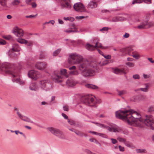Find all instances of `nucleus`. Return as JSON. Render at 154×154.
Wrapping results in <instances>:
<instances>
[{
    "label": "nucleus",
    "instance_id": "35",
    "mask_svg": "<svg viewBox=\"0 0 154 154\" xmlns=\"http://www.w3.org/2000/svg\"><path fill=\"white\" fill-rule=\"evenodd\" d=\"M126 65L130 67H133L135 66L134 63L131 62H128L126 63Z\"/></svg>",
    "mask_w": 154,
    "mask_h": 154
},
{
    "label": "nucleus",
    "instance_id": "5",
    "mask_svg": "<svg viewBox=\"0 0 154 154\" xmlns=\"http://www.w3.org/2000/svg\"><path fill=\"white\" fill-rule=\"evenodd\" d=\"M92 123L96 124L98 126L102 128H106L110 132H120L122 131V128L117 126L110 127L97 122H92Z\"/></svg>",
    "mask_w": 154,
    "mask_h": 154
},
{
    "label": "nucleus",
    "instance_id": "61",
    "mask_svg": "<svg viewBox=\"0 0 154 154\" xmlns=\"http://www.w3.org/2000/svg\"><path fill=\"white\" fill-rule=\"evenodd\" d=\"M143 76L144 79H147L149 77V75L143 74Z\"/></svg>",
    "mask_w": 154,
    "mask_h": 154
},
{
    "label": "nucleus",
    "instance_id": "49",
    "mask_svg": "<svg viewBox=\"0 0 154 154\" xmlns=\"http://www.w3.org/2000/svg\"><path fill=\"white\" fill-rule=\"evenodd\" d=\"M110 140H111L112 143L113 144H115L117 142V140L115 139L111 138Z\"/></svg>",
    "mask_w": 154,
    "mask_h": 154
},
{
    "label": "nucleus",
    "instance_id": "9",
    "mask_svg": "<svg viewBox=\"0 0 154 154\" xmlns=\"http://www.w3.org/2000/svg\"><path fill=\"white\" fill-rule=\"evenodd\" d=\"M77 54H70L68 58V63L70 64H76L77 63Z\"/></svg>",
    "mask_w": 154,
    "mask_h": 154
},
{
    "label": "nucleus",
    "instance_id": "17",
    "mask_svg": "<svg viewBox=\"0 0 154 154\" xmlns=\"http://www.w3.org/2000/svg\"><path fill=\"white\" fill-rule=\"evenodd\" d=\"M39 87L35 83H31L29 86V89L32 91H37L38 90Z\"/></svg>",
    "mask_w": 154,
    "mask_h": 154
},
{
    "label": "nucleus",
    "instance_id": "32",
    "mask_svg": "<svg viewBox=\"0 0 154 154\" xmlns=\"http://www.w3.org/2000/svg\"><path fill=\"white\" fill-rule=\"evenodd\" d=\"M7 0H0V4L3 7H6Z\"/></svg>",
    "mask_w": 154,
    "mask_h": 154
},
{
    "label": "nucleus",
    "instance_id": "52",
    "mask_svg": "<svg viewBox=\"0 0 154 154\" xmlns=\"http://www.w3.org/2000/svg\"><path fill=\"white\" fill-rule=\"evenodd\" d=\"M62 115L65 119H67L68 120V119H69L68 118V116L65 113H62Z\"/></svg>",
    "mask_w": 154,
    "mask_h": 154
},
{
    "label": "nucleus",
    "instance_id": "25",
    "mask_svg": "<svg viewBox=\"0 0 154 154\" xmlns=\"http://www.w3.org/2000/svg\"><path fill=\"white\" fill-rule=\"evenodd\" d=\"M125 20V18L122 17H115L113 18L112 21L117 22L118 21H122Z\"/></svg>",
    "mask_w": 154,
    "mask_h": 154
},
{
    "label": "nucleus",
    "instance_id": "23",
    "mask_svg": "<svg viewBox=\"0 0 154 154\" xmlns=\"http://www.w3.org/2000/svg\"><path fill=\"white\" fill-rule=\"evenodd\" d=\"M20 50V48L17 44H14L13 45L12 51L18 52Z\"/></svg>",
    "mask_w": 154,
    "mask_h": 154
},
{
    "label": "nucleus",
    "instance_id": "53",
    "mask_svg": "<svg viewBox=\"0 0 154 154\" xmlns=\"http://www.w3.org/2000/svg\"><path fill=\"white\" fill-rule=\"evenodd\" d=\"M133 78L135 79H139L140 78V76L138 75H133Z\"/></svg>",
    "mask_w": 154,
    "mask_h": 154
},
{
    "label": "nucleus",
    "instance_id": "21",
    "mask_svg": "<svg viewBox=\"0 0 154 154\" xmlns=\"http://www.w3.org/2000/svg\"><path fill=\"white\" fill-rule=\"evenodd\" d=\"M85 86L87 88L94 90H97L99 89V87L96 85L91 84H86L85 85Z\"/></svg>",
    "mask_w": 154,
    "mask_h": 154
},
{
    "label": "nucleus",
    "instance_id": "34",
    "mask_svg": "<svg viewBox=\"0 0 154 154\" xmlns=\"http://www.w3.org/2000/svg\"><path fill=\"white\" fill-rule=\"evenodd\" d=\"M68 122L71 125L75 126L76 125V122L72 119H68Z\"/></svg>",
    "mask_w": 154,
    "mask_h": 154
},
{
    "label": "nucleus",
    "instance_id": "16",
    "mask_svg": "<svg viewBox=\"0 0 154 154\" xmlns=\"http://www.w3.org/2000/svg\"><path fill=\"white\" fill-rule=\"evenodd\" d=\"M17 41L19 43L21 44H27V45L29 46H32V43L31 42H28L27 41L24 39L19 38L17 39Z\"/></svg>",
    "mask_w": 154,
    "mask_h": 154
},
{
    "label": "nucleus",
    "instance_id": "56",
    "mask_svg": "<svg viewBox=\"0 0 154 154\" xmlns=\"http://www.w3.org/2000/svg\"><path fill=\"white\" fill-rule=\"evenodd\" d=\"M6 44V42L2 39H0V45H5Z\"/></svg>",
    "mask_w": 154,
    "mask_h": 154
},
{
    "label": "nucleus",
    "instance_id": "51",
    "mask_svg": "<svg viewBox=\"0 0 154 154\" xmlns=\"http://www.w3.org/2000/svg\"><path fill=\"white\" fill-rule=\"evenodd\" d=\"M129 34L128 33H125L123 35V37L124 38H127L129 37Z\"/></svg>",
    "mask_w": 154,
    "mask_h": 154
},
{
    "label": "nucleus",
    "instance_id": "48",
    "mask_svg": "<svg viewBox=\"0 0 154 154\" xmlns=\"http://www.w3.org/2000/svg\"><path fill=\"white\" fill-rule=\"evenodd\" d=\"M124 144L128 147H130L132 146L131 144L129 143V142L126 141L125 143Z\"/></svg>",
    "mask_w": 154,
    "mask_h": 154
},
{
    "label": "nucleus",
    "instance_id": "58",
    "mask_svg": "<svg viewBox=\"0 0 154 154\" xmlns=\"http://www.w3.org/2000/svg\"><path fill=\"white\" fill-rule=\"evenodd\" d=\"M12 51H11V52ZM14 51H12V53L11 54V56L15 57L17 56V54H15L14 52Z\"/></svg>",
    "mask_w": 154,
    "mask_h": 154
},
{
    "label": "nucleus",
    "instance_id": "30",
    "mask_svg": "<svg viewBox=\"0 0 154 154\" xmlns=\"http://www.w3.org/2000/svg\"><path fill=\"white\" fill-rule=\"evenodd\" d=\"M145 85L146 86V88H140L137 89L138 91L141 90L143 91L147 92L148 91V88L149 87V85L148 84H145Z\"/></svg>",
    "mask_w": 154,
    "mask_h": 154
},
{
    "label": "nucleus",
    "instance_id": "60",
    "mask_svg": "<svg viewBox=\"0 0 154 154\" xmlns=\"http://www.w3.org/2000/svg\"><path fill=\"white\" fill-rule=\"evenodd\" d=\"M144 1L145 2L148 4L151 3V0H144Z\"/></svg>",
    "mask_w": 154,
    "mask_h": 154
},
{
    "label": "nucleus",
    "instance_id": "41",
    "mask_svg": "<svg viewBox=\"0 0 154 154\" xmlns=\"http://www.w3.org/2000/svg\"><path fill=\"white\" fill-rule=\"evenodd\" d=\"M143 1V0H134L132 2V4H134L136 3H141Z\"/></svg>",
    "mask_w": 154,
    "mask_h": 154
},
{
    "label": "nucleus",
    "instance_id": "13",
    "mask_svg": "<svg viewBox=\"0 0 154 154\" xmlns=\"http://www.w3.org/2000/svg\"><path fill=\"white\" fill-rule=\"evenodd\" d=\"M47 64L43 62H38L35 64V66L36 68L40 70L45 69L47 66Z\"/></svg>",
    "mask_w": 154,
    "mask_h": 154
},
{
    "label": "nucleus",
    "instance_id": "28",
    "mask_svg": "<svg viewBox=\"0 0 154 154\" xmlns=\"http://www.w3.org/2000/svg\"><path fill=\"white\" fill-rule=\"evenodd\" d=\"M20 3V0H13L11 2V4L14 6H16L19 5Z\"/></svg>",
    "mask_w": 154,
    "mask_h": 154
},
{
    "label": "nucleus",
    "instance_id": "45",
    "mask_svg": "<svg viewBox=\"0 0 154 154\" xmlns=\"http://www.w3.org/2000/svg\"><path fill=\"white\" fill-rule=\"evenodd\" d=\"M63 110L66 111H69V106L67 105H65L63 107Z\"/></svg>",
    "mask_w": 154,
    "mask_h": 154
},
{
    "label": "nucleus",
    "instance_id": "15",
    "mask_svg": "<svg viewBox=\"0 0 154 154\" xmlns=\"http://www.w3.org/2000/svg\"><path fill=\"white\" fill-rule=\"evenodd\" d=\"M86 10L84 5L81 3H78V12H85Z\"/></svg>",
    "mask_w": 154,
    "mask_h": 154
},
{
    "label": "nucleus",
    "instance_id": "10",
    "mask_svg": "<svg viewBox=\"0 0 154 154\" xmlns=\"http://www.w3.org/2000/svg\"><path fill=\"white\" fill-rule=\"evenodd\" d=\"M40 73L38 71L35 70H31L29 71L28 73L29 77L35 80L38 79Z\"/></svg>",
    "mask_w": 154,
    "mask_h": 154
},
{
    "label": "nucleus",
    "instance_id": "2",
    "mask_svg": "<svg viewBox=\"0 0 154 154\" xmlns=\"http://www.w3.org/2000/svg\"><path fill=\"white\" fill-rule=\"evenodd\" d=\"M97 64L95 61L83 59L81 56L78 55V67L85 76L88 77L94 75Z\"/></svg>",
    "mask_w": 154,
    "mask_h": 154
},
{
    "label": "nucleus",
    "instance_id": "6",
    "mask_svg": "<svg viewBox=\"0 0 154 154\" xmlns=\"http://www.w3.org/2000/svg\"><path fill=\"white\" fill-rule=\"evenodd\" d=\"M47 129L51 133L59 138L62 139H65V137L63 133L59 129L53 127H49Z\"/></svg>",
    "mask_w": 154,
    "mask_h": 154
},
{
    "label": "nucleus",
    "instance_id": "24",
    "mask_svg": "<svg viewBox=\"0 0 154 154\" xmlns=\"http://www.w3.org/2000/svg\"><path fill=\"white\" fill-rule=\"evenodd\" d=\"M65 2L64 3L62 4V5L63 6L70 8L71 6L69 4L70 0H63Z\"/></svg>",
    "mask_w": 154,
    "mask_h": 154
},
{
    "label": "nucleus",
    "instance_id": "57",
    "mask_svg": "<svg viewBox=\"0 0 154 154\" xmlns=\"http://www.w3.org/2000/svg\"><path fill=\"white\" fill-rule=\"evenodd\" d=\"M119 147L120 151H124L125 150L124 148L121 146H119Z\"/></svg>",
    "mask_w": 154,
    "mask_h": 154
},
{
    "label": "nucleus",
    "instance_id": "40",
    "mask_svg": "<svg viewBox=\"0 0 154 154\" xmlns=\"http://www.w3.org/2000/svg\"><path fill=\"white\" fill-rule=\"evenodd\" d=\"M78 135L80 136H84L85 137L88 136L87 134L79 131H78Z\"/></svg>",
    "mask_w": 154,
    "mask_h": 154
},
{
    "label": "nucleus",
    "instance_id": "50",
    "mask_svg": "<svg viewBox=\"0 0 154 154\" xmlns=\"http://www.w3.org/2000/svg\"><path fill=\"white\" fill-rule=\"evenodd\" d=\"M148 111L149 112H154V107L153 106L150 107L148 109Z\"/></svg>",
    "mask_w": 154,
    "mask_h": 154
},
{
    "label": "nucleus",
    "instance_id": "26",
    "mask_svg": "<svg viewBox=\"0 0 154 154\" xmlns=\"http://www.w3.org/2000/svg\"><path fill=\"white\" fill-rule=\"evenodd\" d=\"M132 56L136 59H138L140 57V56L139 53L136 51L132 52Z\"/></svg>",
    "mask_w": 154,
    "mask_h": 154
},
{
    "label": "nucleus",
    "instance_id": "12",
    "mask_svg": "<svg viewBox=\"0 0 154 154\" xmlns=\"http://www.w3.org/2000/svg\"><path fill=\"white\" fill-rule=\"evenodd\" d=\"M17 114L20 118L22 120L28 122L33 123V121L29 118L26 116L22 115L20 112H17Z\"/></svg>",
    "mask_w": 154,
    "mask_h": 154
},
{
    "label": "nucleus",
    "instance_id": "64",
    "mask_svg": "<svg viewBox=\"0 0 154 154\" xmlns=\"http://www.w3.org/2000/svg\"><path fill=\"white\" fill-rule=\"evenodd\" d=\"M48 23H51L52 25H54L55 23V21L54 20H51L48 22Z\"/></svg>",
    "mask_w": 154,
    "mask_h": 154
},
{
    "label": "nucleus",
    "instance_id": "36",
    "mask_svg": "<svg viewBox=\"0 0 154 154\" xmlns=\"http://www.w3.org/2000/svg\"><path fill=\"white\" fill-rule=\"evenodd\" d=\"M127 91L125 90H122L118 92V94L119 95H122L127 94Z\"/></svg>",
    "mask_w": 154,
    "mask_h": 154
},
{
    "label": "nucleus",
    "instance_id": "31",
    "mask_svg": "<svg viewBox=\"0 0 154 154\" xmlns=\"http://www.w3.org/2000/svg\"><path fill=\"white\" fill-rule=\"evenodd\" d=\"M98 53L101 55L103 56L106 59H109L111 58V56L110 55H105L100 50H98Z\"/></svg>",
    "mask_w": 154,
    "mask_h": 154
},
{
    "label": "nucleus",
    "instance_id": "8",
    "mask_svg": "<svg viewBox=\"0 0 154 154\" xmlns=\"http://www.w3.org/2000/svg\"><path fill=\"white\" fill-rule=\"evenodd\" d=\"M85 47L87 49L90 51H93L96 48H100L102 49H106L109 48L108 47H103L101 43L99 42H97L95 46L88 44L86 45Z\"/></svg>",
    "mask_w": 154,
    "mask_h": 154
},
{
    "label": "nucleus",
    "instance_id": "14",
    "mask_svg": "<svg viewBox=\"0 0 154 154\" xmlns=\"http://www.w3.org/2000/svg\"><path fill=\"white\" fill-rule=\"evenodd\" d=\"M113 72L116 74L120 75L126 73V72L125 69L123 68H116L113 70Z\"/></svg>",
    "mask_w": 154,
    "mask_h": 154
},
{
    "label": "nucleus",
    "instance_id": "55",
    "mask_svg": "<svg viewBox=\"0 0 154 154\" xmlns=\"http://www.w3.org/2000/svg\"><path fill=\"white\" fill-rule=\"evenodd\" d=\"M109 63V61L108 60H105L102 64H101L100 65H105Z\"/></svg>",
    "mask_w": 154,
    "mask_h": 154
},
{
    "label": "nucleus",
    "instance_id": "37",
    "mask_svg": "<svg viewBox=\"0 0 154 154\" xmlns=\"http://www.w3.org/2000/svg\"><path fill=\"white\" fill-rule=\"evenodd\" d=\"M136 152L137 153H146V150L145 149H137Z\"/></svg>",
    "mask_w": 154,
    "mask_h": 154
},
{
    "label": "nucleus",
    "instance_id": "46",
    "mask_svg": "<svg viewBox=\"0 0 154 154\" xmlns=\"http://www.w3.org/2000/svg\"><path fill=\"white\" fill-rule=\"evenodd\" d=\"M3 38L6 40H9L12 38V37L11 35H8L7 36H3Z\"/></svg>",
    "mask_w": 154,
    "mask_h": 154
},
{
    "label": "nucleus",
    "instance_id": "38",
    "mask_svg": "<svg viewBox=\"0 0 154 154\" xmlns=\"http://www.w3.org/2000/svg\"><path fill=\"white\" fill-rule=\"evenodd\" d=\"M63 19L65 20H70L71 21H73L74 20V19L73 17H64Z\"/></svg>",
    "mask_w": 154,
    "mask_h": 154
},
{
    "label": "nucleus",
    "instance_id": "19",
    "mask_svg": "<svg viewBox=\"0 0 154 154\" xmlns=\"http://www.w3.org/2000/svg\"><path fill=\"white\" fill-rule=\"evenodd\" d=\"M133 49L131 48H127L123 49L121 51L123 52H125L126 54H128L130 56L132 55L131 52L133 51Z\"/></svg>",
    "mask_w": 154,
    "mask_h": 154
},
{
    "label": "nucleus",
    "instance_id": "11",
    "mask_svg": "<svg viewBox=\"0 0 154 154\" xmlns=\"http://www.w3.org/2000/svg\"><path fill=\"white\" fill-rule=\"evenodd\" d=\"M12 32L17 36L21 37L24 35L23 30L17 27H15L13 29Z\"/></svg>",
    "mask_w": 154,
    "mask_h": 154
},
{
    "label": "nucleus",
    "instance_id": "33",
    "mask_svg": "<svg viewBox=\"0 0 154 154\" xmlns=\"http://www.w3.org/2000/svg\"><path fill=\"white\" fill-rule=\"evenodd\" d=\"M61 49H58L56 50L53 53V55L54 56H57L61 51Z\"/></svg>",
    "mask_w": 154,
    "mask_h": 154
},
{
    "label": "nucleus",
    "instance_id": "54",
    "mask_svg": "<svg viewBox=\"0 0 154 154\" xmlns=\"http://www.w3.org/2000/svg\"><path fill=\"white\" fill-rule=\"evenodd\" d=\"M147 59L152 63H154V60L152 58H148Z\"/></svg>",
    "mask_w": 154,
    "mask_h": 154
},
{
    "label": "nucleus",
    "instance_id": "4",
    "mask_svg": "<svg viewBox=\"0 0 154 154\" xmlns=\"http://www.w3.org/2000/svg\"><path fill=\"white\" fill-rule=\"evenodd\" d=\"M60 72L61 75H65L66 78H68V76L66 75L67 73V70L65 69H63L59 70H55L54 72L52 75V77L53 80L57 83L61 82L62 81V76L60 74Z\"/></svg>",
    "mask_w": 154,
    "mask_h": 154
},
{
    "label": "nucleus",
    "instance_id": "62",
    "mask_svg": "<svg viewBox=\"0 0 154 154\" xmlns=\"http://www.w3.org/2000/svg\"><path fill=\"white\" fill-rule=\"evenodd\" d=\"M69 129L72 131H73V132H75L76 134H77V132H76V131L74 129L72 128H69Z\"/></svg>",
    "mask_w": 154,
    "mask_h": 154
},
{
    "label": "nucleus",
    "instance_id": "63",
    "mask_svg": "<svg viewBox=\"0 0 154 154\" xmlns=\"http://www.w3.org/2000/svg\"><path fill=\"white\" fill-rule=\"evenodd\" d=\"M36 15H35L36 16ZM35 15H30L29 16H26V17L27 18H31L34 17Z\"/></svg>",
    "mask_w": 154,
    "mask_h": 154
},
{
    "label": "nucleus",
    "instance_id": "7",
    "mask_svg": "<svg viewBox=\"0 0 154 154\" xmlns=\"http://www.w3.org/2000/svg\"><path fill=\"white\" fill-rule=\"evenodd\" d=\"M47 129L51 133L59 138L62 139H65V137L63 133L59 129L53 127H49Z\"/></svg>",
    "mask_w": 154,
    "mask_h": 154
},
{
    "label": "nucleus",
    "instance_id": "47",
    "mask_svg": "<svg viewBox=\"0 0 154 154\" xmlns=\"http://www.w3.org/2000/svg\"><path fill=\"white\" fill-rule=\"evenodd\" d=\"M89 140L91 142H94L96 143H98V141L95 139L94 138H91L89 139Z\"/></svg>",
    "mask_w": 154,
    "mask_h": 154
},
{
    "label": "nucleus",
    "instance_id": "3",
    "mask_svg": "<svg viewBox=\"0 0 154 154\" xmlns=\"http://www.w3.org/2000/svg\"><path fill=\"white\" fill-rule=\"evenodd\" d=\"M80 102L91 106H95L97 103V100L95 97L92 94L85 95H78Z\"/></svg>",
    "mask_w": 154,
    "mask_h": 154
},
{
    "label": "nucleus",
    "instance_id": "1",
    "mask_svg": "<svg viewBox=\"0 0 154 154\" xmlns=\"http://www.w3.org/2000/svg\"><path fill=\"white\" fill-rule=\"evenodd\" d=\"M117 118L126 122L128 124L134 126H143L145 124L152 130H154V119L151 115L146 116V119H143L138 112L134 110H119L116 112Z\"/></svg>",
    "mask_w": 154,
    "mask_h": 154
},
{
    "label": "nucleus",
    "instance_id": "39",
    "mask_svg": "<svg viewBox=\"0 0 154 154\" xmlns=\"http://www.w3.org/2000/svg\"><path fill=\"white\" fill-rule=\"evenodd\" d=\"M154 25V22H148L147 21V28H149V27L153 26Z\"/></svg>",
    "mask_w": 154,
    "mask_h": 154
},
{
    "label": "nucleus",
    "instance_id": "20",
    "mask_svg": "<svg viewBox=\"0 0 154 154\" xmlns=\"http://www.w3.org/2000/svg\"><path fill=\"white\" fill-rule=\"evenodd\" d=\"M147 21H143L140 25H138L137 28L139 29H144L147 28Z\"/></svg>",
    "mask_w": 154,
    "mask_h": 154
},
{
    "label": "nucleus",
    "instance_id": "44",
    "mask_svg": "<svg viewBox=\"0 0 154 154\" xmlns=\"http://www.w3.org/2000/svg\"><path fill=\"white\" fill-rule=\"evenodd\" d=\"M108 27H104L100 29V31L103 32H104L105 31H107L108 30Z\"/></svg>",
    "mask_w": 154,
    "mask_h": 154
},
{
    "label": "nucleus",
    "instance_id": "42",
    "mask_svg": "<svg viewBox=\"0 0 154 154\" xmlns=\"http://www.w3.org/2000/svg\"><path fill=\"white\" fill-rule=\"evenodd\" d=\"M97 135H99L103 138H107V135L104 134L98 133Z\"/></svg>",
    "mask_w": 154,
    "mask_h": 154
},
{
    "label": "nucleus",
    "instance_id": "22",
    "mask_svg": "<svg viewBox=\"0 0 154 154\" xmlns=\"http://www.w3.org/2000/svg\"><path fill=\"white\" fill-rule=\"evenodd\" d=\"M71 28L70 29H66L65 30V32L67 33L76 32L77 31V29L75 27V25L72 24L71 25Z\"/></svg>",
    "mask_w": 154,
    "mask_h": 154
},
{
    "label": "nucleus",
    "instance_id": "18",
    "mask_svg": "<svg viewBox=\"0 0 154 154\" xmlns=\"http://www.w3.org/2000/svg\"><path fill=\"white\" fill-rule=\"evenodd\" d=\"M66 84L69 86H73L75 85L76 83L75 82L74 80L72 78H70L66 82Z\"/></svg>",
    "mask_w": 154,
    "mask_h": 154
},
{
    "label": "nucleus",
    "instance_id": "43",
    "mask_svg": "<svg viewBox=\"0 0 154 154\" xmlns=\"http://www.w3.org/2000/svg\"><path fill=\"white\" fill-rule=\"evenodd\" d=\"M117 140L120 142H123L124 143L125 142L126 140L125 139L121 138V137H119L117 138Z\"/></svg>",
    "mask_w": 154,
    "mask_h": 154
},
{
    "label": "nucleus",
    "instance_id": "27",
    "mask_svg": "<svg viewBox=\"0 0 154 154\" xmlns=\"http://www.w3.org/2000/svg\"><path fill=\"white\" fill-rule=\"evenodd\" d=\"M47 81L46 80H41L39 82V85L42 89H44L46 86Z\"/></svg>",
    "mask_w": 154,
    "mask_h": 154
},
{
    "label": "nucleus",
    "instance_id": "59",
    "mask_svg": "<svg viewBox=\"0 0 154 154\" xmlns=\"http://www.w3.org/2000/svg\"><path fill=\"white\" fill-rule=\"evenodd\" d=\"M85 152L88 154H92L93 153L90 151L88 149H86L85 150Z\"/></svg>",
    "mask_w": 154,
    "mask_h": 154
},
{
    "label": "nucleus",
    "instance_id": "29",
    "mask_svg": "<svg viewBox=\"0 0 154 154\" xmlns=\"http://www.w3.org/2000/svg\"><path fill=\"white\" fill-rule=\"evenodd\" d=\"M97 3L94 2H91L88 5V7L91 8H96L97 6Z\"/></svg>",
    "mask_w": 154,
    "mask_h": 154
}]
</instances>
